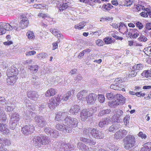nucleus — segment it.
<instances>
[{"label":"nucleus","instance_id":"f257e3e1","mask_svg":"<svg viewBox=\"0 0 151 151\" xmlns=\"http://www.w3.org/2000/svg\"><path fill=\"white\" fill-rule=\"evenodd\" d=\"M64 125L63 123L57 124L55 128L58 130L65 132L70 133L72 132V127H76L78 124L77 119L68 116L64 120Z\"/></svg>","mask_w":151,"mask_h":151},{"label":"nucleus","instance_id":"f03ea898","mask_svg":"<svg viewBox=\"0 0 151 151\" xmlns=\"http://www.w3.org/2000/svg\"><path fill=\"white\" fill-rule=\"evenodd\" d=\"M97 108L93 107L92 108H89L87 109H83L81 113L80 117L82 121H86L89 117H90L92 114L96 111Z\"/></svg>","mask_w":151,"mask_h":151},{"label":"nucleus","instance_id":"7ed1b4c3","mask_svg":"<svg viewBox=\"0 0 151 151\" xmlns=\"http://www.w3.org/2000/svg\"><path fill=\"white\" fill-rule=\"evenodd\" d=\"M134 137L132 135H128L123 140H124V148L129 150L134 146L135 143Z\"/></svg>","mask_w":151,"mask_h":151},{"label":"nucleus","instance_id":"20e7f679","mask_svg":"<svg viewBox=\"0 0 151 151\" xmlns=\"http://www.w3.org/2000/svg\"><path fill=\"white\" fill-rule=\"evenodd\" d=\"M35 130V127L33 124L26 125L21 129L22 133L25 135H28L32 133Z\"/></svg>","mask_w":151,"mask_h":151},{"label":"nucleus","instance_id":"39448f33","mask_svg":"<svg viewBox=\"0 0 151 151\" xmlns=\"http://www.w3.org/2000/svg\"><path fill=\"white\" fill-rule=\"evenodd\" d=\"M34 119L35 122L37 123V125L40 127H43L47 124L46 120L43 116H36Z\"/></svg>","mask_w":151,"mask_h":151},{"label":"nucleus","instance_id":"423d86ee","mask_svg":"<svg viewBox=\"0 0 151 151\" xmlns=\"http://www.w3.org/2000/svg\"><path fill=\"white\" fill-rule=\"evenodd\" d=\"M123 81L120 78L116 79L114 83L110 86L111 88L117 90H121L122 89L121 85L120 83Z\"/></svg>","mask_w":151,"mask_h":151},{"label":"nucleus","instance_id":"0eeeda50","mask_svg":"<svg viewBox=\"0 0 151 151\" xmlns=\"http://www.w3.org/2000/svg\"><path fill=\"white\" fill-rule=\"evenodd\" d=\"M127 133V132L124 129H120L114 134V138L116 139H120L124 137Z\"/></svg>","mask_w":151,"mask_h":151},{"label":"nucleus","instance_id":"6e6552de","mask_svg":"<svg viewBox=\"0 0 151 151\" xmlns=\"http://www.w3.org/2000/svg\"><path fill=\"white\" fill-rule=\"evenodd\" d=\"M97 95L94 93H90L86 97V101L88 104H94L96 100Z\"/></svg>","mask_w":151,"mask_h":151},{"label":"nucleus","instance_id":"1a4fd4ad","mask_svg":"<svg viewBox=\"0 0 151 151\" xmlns=\"http://www.w3.org/2000/svg\"><path fill=\"white\" fill-rule=\"evenodd\" d=\"M92 137L96 139H102L104 137V132L98 130L97 129H94Z\"/></svg>","mask_w":151,"mask_h":151},{"label":"nucleus","instance_id":"9d476101","mask_svg":"<svg viewBox=\"0 0 151 151\" xmlns=\"http://www.w3.org/2000/svg\"><path fill=\"white\" fill-rule=\"evenodd\" d=\"M18 73V72L17 68L13 66H12L8 68L6 73L7 76H17Z\"/></svg>","mask_w":151,"mask_h":151},{"label":"nucleus","instance_id":"9b49d317","mask_svg":"<svg viewBox=\"0 0 151 151\" xmlns=\"http://www.w3.org/2000/svg\"><path fill=\"white\" fill-rule=\"evenodd\" d=\"M27 95L28 98L34 100H37L38 97L37 93L35 91H28Z\"/></svg>","mask_w":151,"mask_h":151},{"label":"nucleus","instance_id":"f8f14e48","mask_svg":"<svg viewBox=\"0 0 151 151\" xmlns=\"http://www.w3.org/2000/svg\"><path fill=\"white\" fill-rule=\"evenodd\" d=\"M22 20L20 22L19 26L22 29L27 27L29 24L28 18L26 17H22Z\"/></svg>","mask_w":151,"mask_h":151},{"label":"nucleus","instance_id":"ddd939ff","mask_svg":"<svg viewBox=\"0 0 151 151\" xmlns=\"http://www.w3.org/2000/svg\"><path fill=\"white\" fill-rule=\"evenodd\" d=\"M111 122L110 119L109 118H104L101 120L99 123V126L100 127H103L106 125H108Z\"/></svg>","mask_w":151,"mask_h":151},{"label":"nucleus","instance_id":"4468645a","mask_svg":"<svg viewBox=\"0 0 151 151\" xmlns=\"http://www.w3.org/2000/svg\"><path fill=\"white\" fill-rule=\"evenodd\" d=\"M8 78L6 79L7 83L9 85H12L15 83L17 77V76H7Z\"/></svg>","mask_w":151,"mask_h":151},{"label":"nucleus","instance_id":"2eb2a0df","mask_svg":"<svg viewBox=\"0 0 151 151\" xmlns=\"http://www.w3.org/2000/svg\"><path fill=\"white\" fill-rule=\"evenodd\" d=\"M0 132L5 134H7L9 132V130L6 124L0 123Z\"/></svg>","mask_w":151,"mask_h":151},{"label":"nucleus","instance_id":"dca6fc26","mask_svg":"<svg viewBox=\"0 0 151 151\" xmlns=\"http://www.w3.org/2000/svg\"><path fill=\"white\" fill-rule=\"evenodd\" d=\"M77 147L82 151H90L89 149L88 146L80 142H79L77 144Z\"/></svg>","mask_w":151,"mask_h":151},{"label":"nucleus","instance_id":"f3484780","mask_svg":"<svg viewBox=\"0 0 151 151\" xmlns=\"http://www.w3.org/2000/svg\"><path fill=\"white\" fill-rule=\"evenodd\" d=\"M20 116L18 113L15 112L12 114L11 117V121L18 123L20 119Z\"/></svg>","mask_w":151,"mask_h":151},{"label":"nucleus","instance_id":"a211bd4d","mask_svg":"<svg viewBox=\"0 0 151 151\" xmlns=\"http://www.w3.org/2000/svg\"><path fill=\"white\" fill-rule=\"evenodd\" d=\"M80 110V107L77 105H74L71 107L69 112L73 115H76Z\"/></svg>","mask_w":151,"mask_h":151},{"label":"nucleus","instance_id":"6ab92c4d","mask_svg":"<svg viewBox=\"0 0 151 151\" xmlns=\"http://www.w3.org/2000/svg\"><path fill=\"white\" fill-rule=\"evenodd\" d=\"M121 125L119 123H117L111 125L108 128V130L110 132H112L119 129L121 127Z\"/></svg>","mask_w":151,"mask_h":151},{"label":"nucleus","instance_id":"aec40b11","mask_svg":"<svg viewBox=\"0 0 151 151\" xmlns=\"http://www.w3.org/2000/svg\"><path fill=\"white\" fill-rule=\"evenodd\" d=\"M115 98L117 101L119 102V104H123L125 103V99L122 95L121 94H117L116 95Z\"/></svg>","mask_w":151,"mask_h":151},{"label":"nucleus","instance_id":"412c9836","mask_svg":"<svg viewBox=\"0 0 151 151\" xmlns=\"http://www.w3.org/2000/svg\"><path fill=\"white\" fill-rule=\"evenodd\" d=\"M151 143L148 142L145 144L140 151H150L151 150Z\"/></svg>","mask_w":151,"mask_h":151},{"label":"nucleus","instance_id":"4be33fe9","mask_svg":"<svg viewBox=\"0 0 151 151\" xmlns=\"http://www.w3.org/2000/svg\"><path fill=\"white\" fill-rule=\"evenodd\" d=\"M41 144L42 145L48 144L50 142V139L47 136L41 137Z\"/></svg>","mask_w":151,"mask_h":151},{"label":"nucleus","instance_id":"5701e85b","mask_svg":"<svg viewBox=\"0 0 151 151\" xmlns=\"http://www.w3.org/2000/svg\"><path fill=\"white\" fill-rule=\"evenodd\" d=\"M94 128H92L90 127H87L84 129L83 133L84 134H85L86 135H89V134H91L92 136V134H93V131L94 132Z\"/></svg>","mask_w":151,"mask_h":151},{"label":"nucleus","instance_id":"b1692460","mask_svg":"<svg viewBox=\"0 0 151 151\" xmlns=\"http://www.w3.org/2000/svg\"><path fill=\"white\" fill-rule=\"evenodd\" d=\"M66 113L65 112H58L56 114V116L55 119L58 121H60L61 119L63 118L65 115Z\"/></svg>","mask_w":151,"mask_h":151},{"label":"nucleus","instance_id":"393cba45","mask_svg":"<svg viewBox=\"0 0 151 151\" xmlns=\"http://www.w3.org/2000/svg\"><path fill=\"white\" fill-rule=\"evenodd\" d=\"M31 81L32 84L36 86L40 84V83L39 78L35 76H33Z\"/></svg>","mask_w":151,"mask_h":151},{"label":"nucleus","instance_id":"a878e982","mask_svg":"<svg viewBox=\"0 0 151 151\" xmlns=\"http://www.w3.org/2000/svg\"><path fill=\"white\" fill-rule=\"evenodd\" d=\"M41 137L38 136H35L33 137L32 141L33 143L35 144H41Z\"/></svg>","mask_w":151,"mask_h":151},{"label":"nucleus","instance_id":"bb28decb","mask_svg":"<svg viewBox=\"0 0 151 151\" xmlns=\"http://www.w3.org/2000/svg\"><path fill=\"white\" fill-rule=\"evenodd\" d=\"M118 102V101H117L116 100L109 102L108 104L109 106L111 107L114 108L119 104V102Z\"/></svg>","mask_w":151,"mask_h":151},{"label":"nucleus","instance_id":"cd10ccee","mask_svg":"<svg viewBox=\"0 0 151 151\" xmlns=\"http://www.w3.org/2000/svg\"><path fill=\"white\" fill-rule=\"evenodd\" d=\"M86 91L85 90H83L78 93L77 95L78 98L79 100H81L84 98L86 95Z\"/></svg>","mask_w":151,"mask_h":151},{"label":"nucleus","instance_id":"c85d7f7f","mask_svg":"<svg viewBox=\"0 0 151 151\" xmlns=\"http://www.w3.org/2000/svg\"><path fill=\"white\" fill-rule=\"evenodd\" d=\"M86 22H82L78 24V25H75V28L76 29H82L83 28V27L86 25Z\"/></svg>","mask_w":151,"mask_h":151},{"label":"nucleus","instance_id":"c756f323","mask_svg":"<svg viewBox=\"0 0 151 151\" xmlns=\"http://www.w3.org/2000/svg\"><path fill=\"white\" fill-rule=\"evenodd\" d=\"M4 24V22H0V35H1L6 33V30L5 29Z\"/></svg>","mask_w":151,"mask_h":151},{"label":"nucleus","instance_id":"7c9ffc66","mask_svg":"<svg viewBox=\"0 0 151 151\" xmlns=\"http://www.w3.org/2000/svg\"><path fill=\"white\" fill-rule=\"evenodd\" d=\"M68 144H63L62 146L63 147L60 150L61 151H68L71 150V147H70Z\"/></svg>","mask_w":151,"mask_h":151},{"label":"nucleus","instance_id":"2f4dec72","mask_svg":"<svg viewBox=\"0 0 151 151\" xmlns=\"http://www.w3.org/2000/svg\"><path fill=\"white\" fill-rule=\"evenodd\" d=\"M111 111L110 109H107L106 110H104L100 111L98 114L99 116H102L105 114H109Z\"/></svg>","mask_w":151,"mask_h":151},{"label":"nucleus","instance_id":"473e14b6","mask_svg":"<svg viewBox=\"0 0 151 151\" xmlns=\"http://www.w3.org/2000/svg\"><path fill=\"white\" fill-rule=\"evenodd\" d=\"M72 95L70 91H68L67 93L62 96V100L63 101H66L68 100Z\"/></svg>","mask_w":151,"mask_h":151},{"label":"nucleus","instance_id":"72a5a7b5","mask_svg":"<svg viewBox=\"0 0 151 151\" xmlns=\"http://www.w3.org/2000/svg\"><path fill=\"white\" fill-rule=\"evenodd\" d=\"M143 65L141 64H137L134 65L132 67V69L135 70H142L143 68Z\"/></svg>","mask_w":151,"mask_h":151},{"label":"nucleus","instance_id":"f704fd0d","mask_svg":"<svg viewBox=\"0 0 151 151\" xmlns=\"http://www.w3.org/2000/svg\"><path fill=\"white\" fill-rule=\"evenodd\" d=\"M68 6V3H65L60 4L59 7V9L60 11H63L66 9Z\"/></svg>","mask_w":151,"mask_h":151},{"label":"nucleus","instance_id":"c9c22d12","mask_svg":"<svg viewBox=\"0 0 151 151\" xmlns=\"http://www.w3.org/2000/svg\"><path fill=\"white\" fill-rule=\"evenodd\" d=\"M26 35L28 37V38L30 40L32 39L35 37L34 33L31 31H28Z\"/></svg>","mask_w":151,"mask_h":151},{"label":"nucleus","instance_id":"e433bc0d","mask_svg":"<svg viewBox=\"0 0 151 151\" xmlns=\"http://www.w3.org/2000/svg\"><path fill=\"white\" fill-rule=\"evenodd\" d=\"M144 10L145 11L141 13L140 15L142 17H148L147 12L149 9L147 8H144Z\"/></svg>","mask_w":151,"mask_h":151},{"label":"nucleus","instance_id":"4c0bfd02","mask_svg":"<svg viewBox=\"0 0 151 151\" xmlns=\"http://www.w3.org/2000/svg\"><path fill=\"white\" fill-rule=\"evenodd\" d=\"M106 97L109 100L112 99L116 97V95L112 92L108 93L106 94Z\"/></svg>","mask_w":151,"mask_h":151},{"label":"nucleus","instance_id":"58836bf2","mask_svg":"<svg viewBox=\"0 0 151 151\" xmlns=\"http://www.w3.org/2000/svg\"><path fill=\"white\" fill-rule=\"evenodd\" d=\"M61 145L58 142H57L54 144V147L55 150L57 151H59L61 150Z\"/></svg>","mask_w":151,"mask_h":151},{"label":"nucleus","instance_id":"ea45409f","mask_svg":"<svg viewBox=\"0 0 151 151\" xmlns=\"http://www.w3.org/2000/svg\"><path fill=\"white\" fill-rule=\"evenodd\" d=\"M53 129L50 127H45L44 129V131L48 135L50 136L52 132V131Z\"/></svg>","mask_w":151,"mask_h":151},{"label":"nucleus","instance_id":"a19ab883","mask_svg":"<svg viewBox=\"0 0 151 151\" xmlns=\"http://www.w3.org/2000/svg\"><path fill=\"white\" fill-rule=\"evenodd\" d=\"M4 24H4V26L6 30H6L9 31L12 30L13 28L11 25L8 23L4 22Z\"/></svg>","mask_w":151,"mask_h":151},{"label":"nucleus","instance_id":"79ce46f5","mask_svg":"<svg viewBox=\"0 0 151 151\" xmlns=\"http://www.w3.org/2000/svg\"><path fill=\"white\" fill-rule=\"evenodd\" d=\"M3 143L5 146H9L11 144V142L9 139L6 138H3Z\"/></svg>","mask_w":151,"mask_h":151},{"label":"nucleus","instance_id":"37998d69","mask_svg":"<svg viewBox=\"0 0 151 151\" xmlns=\"http://www.w3.org/2000/svg\"><path fill=\"white\" fill-rule=\"evenodd\" d=\"M80 140L87 145H89L90 142V139L83 137H81L80 138Z\"/></svg>","mask_w":151,"mask_h":151},{"label":"nucleus","instance_id":"c03bdc74","mask_svg":"<svg viewBox=\"0 0 151 151\" xmlns=\"http://www.w3.org/2000/svg\"><path fill=\"white\" fill-rule=\"evenodd\" d=\"M138 39L140 41L146 42L147 40V38L144 35L141 34Z\"/></svg>","mask_w":151,"mask_h":151},{"label":"nucleus","instance_id":"a18cd8bd","mask_svg":"<svg viewBox=\"0 0 151 151\" xmlns=\"http://www.w3.org/2000/svg\"><path fill=\"white\" fill-rule=\"evenodd\" d=\"M58 132L56 130L53 129L50 136L53 138H55L58 136Z\"/></svg>","mask_w":151,"mask_h":151},{"label":"nucleus","instance_id":"49530a36","mask_svg":"<svg viewBox=\"0 0 151 151\" xmlns=\"http://www.w3.org/2000/svg\"><path fill=\"white\" fill-rule=\"evenodd\" d=\"M98 100L101 103L104 102L105 101V98L103 95L99 94L98 95Z\"/></svg>","mask_w":151,"mask_h":151},{"label":"nucleus","instance_id":"de8ad7c7","mask_svg":"<svg viewBox=\"0 0 151 151\" xmlns=\"http://www.w3.org/2000/svg\"><path fill=\"white\" fill-rule=\"evenodd\" d=\"M6 100L5 99L4 97H0V103L1 104L3 105H7L8 104V102L6 103Z\"/></svg>","mask_w":151,"mask_h":151},{"label":"nucleus","instance_id":"09e8293b","mask_svg":"<svg viewBox=\"0 0 151 151\" xmlns=\"http://www.w3.org/2000/svg\"><path fill=\"white\" fill-rule=\"evenodd\" d=\"M0 120H2L3 122H5L6 121V117L4 113H2L0 114Z\"/></svg>","mask_w":151,"mask_h":151},{"label":"nucleus","instance_id":"8fccbe9b","mask_svg":"<svg viewBox=\"0 0 151 151\" xmlns=\"http://www.w3.org/2000/svg\"><path fill=\"white\" fill-rule=\"evenodd\" d=\"M119 117L116 114H114L112 117V121L114 122H119L120 121Z\"/></svg>","mask_w":151,"mask_h":151},{"label":"nucleus","instance_id":"3c124183","mask_svg":"<svg viewBox=\"0 0 151 151\" xmlns=\"http://www.w3.org/2000/svg\"><path fill=\"white\" fill-rule=\"evenodd\" d=\"M17 124L18 123L16 122H11L9 125L10 128L12 130L14 129Z\"/></svg>","mask_w":151,"mask_h":151},{"label":"nucleus","instance_id":"603ef678","mask_svg":"<svg viewBox=\"0 0 151 151\" xmlns=\"http://www.w3.org/2000/svg\"><path fill=\"white\" fill-rule=\"evenodd\" d=\"M5 110L6 111L10 112L13 110L14 108L10 106H8V105H5Z\"/></svg>","mask_w":151,"mask_h":151},{"label":"nucleus","instance_id":"864d4df0","mask_svg":"<svg viewBox=\"0 0 151 151\" xmlns=\"http://www.w3.org/2000/svg\"><path fill=\"white\" fill-rule=\"evenodd\" d=\"M132 4V0H126L125 2L124 3V5L127 6H129Z\"/></svg>","mask_w":151,"mask_h":151},{"label":"nucleus","instance_id":"5fc2aeb1","mask_svg":"<svg viewBox=\"0 0 151 151\" xmlns=\"http://www.w3.org/2000/svg\"><path fill=\"white\" fill-rule=\"evenodd\" d=\"M104 41L105 43L106 44H109L111 43L112 42V40L111 38L109 37H106L104 39Z\"/></svg>","mask_w":151,"mask_h":151},{"label":"nucleus","instance_id":"6e6d98bb","mask_svg":"<svg viewBox=\"0 0 151 151\" xmlns=\"http://www.w3.org/2000/svg\"><path fill=\"white\" fill-rule=\"evenodd\" d=\"M115 112L116 114L119 117L122 116L123 113V111L120 109L116 110Z\"/></svg>","mask_w":151,"mask_h":151},{"label":"nucleus","instance_id":"4d7b16f0","mask_svg":"<svg viewBox=\"0 0 151 151\" xmlns=\"http://www.w3.org/2000/svg\"><path fill=\"white\" fill-rule=\"evenodd\" d=\"M38 69V66L37 65L31 66L29 69L33 70L34 72H36Z\"/></svg>","mask_w":151,"mask_h":151},{"label":"nucleus","instance_id":"13d9d810","mask_svg":"<svg viewBox=\"0 0 151 151\" xmlns=\"http://www.w3.org/2000/svg\"><path fill=\"white\" fill-rule=\"evenodd\" d=\"M137 74V72L135 70H132L129 74V77H134Z\"/></svg>","mask_w":151,"mask_h":151},{"label":"nucleus","instance_id":"bf43d9fd","mask_svg":"<svg viewBox=\"0 0 151 151\" xmlns=\"http://www.w3.org/2000/svg\"><path fill=\"white\" fill-rule=\"evenodd\" d=\"M129 115L126 116L124 118V122L126 125H127L128 122H129Z\"/></svg>","mask_w":151,"mask_h":151},{"label":"nucleus","instance_id":"052dcab7","mask_svg":"<svg viewBox=\"0 0 151 151\" xmlns=\"http://www.w3.org/2000/svg\"><path fill=\"white\" fill-rule=\"evenodd\" d=\"M96 45L98 46H101L103 45L104 42L101 40L98 39L96 41Z\"/></svg>","mask_w":151,"mask_h":151},{"label":"nucleus","instance_id":"680f3d73","mask_svg":"<svg viewBox=\"0 0 151 151\" xmlns=\"http://www.w3.org/2000/svg\"><path fill=\"white\" fill-rule=\"evenodd\" d=\"M50 32H51L52 33L55 35V36H56L57 34H58V30L57 29H54V28H51L50 29Z\"/></svg>","mask_w":151,"mask_h":151},{"label":"nucleus","instance_id":"e2e57ef3","mask_svg":"<svg viewBox=\"0 0 151 151\" xmlns=\"http://www.w3.org/2000/svg\"><path fill=\"white\" fill-rule=\"evenodd\" d=\"M50 101L51 102V103L53 104L55 106H57V105L59 104L58 102H57L55 98H51Z\"/></svg>","mask_w":151,"mask_h":151},{"label":"nucleus","instance_id":"0e129e2a","mask_svg":"<svg viewBox=\"0 0 151 151\" xmlns=\"http://www.w3.org/2000/svg\"><path fill=\"white\" fill-rule=\"evenodd\" d=\"M136 26L140 29H142L143 27V26L142 23L139 22H137L136 23Z\"/></svg>","mask_w":151,"mask_h":151},{"label":"nucleus","instance_id":"69168bd1","mask_svg":"<svg viewBox=\"0 0 151 151\" xmlns=\"http://www.w3.org/2000/svg\"><path fill=\"white\" fill-rule=\"evenodd\" d=\"M136 8L137 10L138 11L140 10L141 9L144 10V8H145L144 6L140 5L139 4L137 5L136 6Z\"/></svg>","mask_w":151,"mask_h":151},{"label":"nucleus","instance_id":"338daca9","mask_svg":"<svg viewBox=\"0 0 151 151\" xmlns=\"http://www.w3.org/2000/svg\"><path fill=\"white\" fill-rule=\"evenodd\" d=\"M82 79V77L80 75H78L76 77H75L74 80L76 81H77L79 82Z\"/></svg>","mask_w":151,"mask_h":151},{"label":"nucleus","instance_id":"774afa93","mask_svg":"<svg viewBox=\"0 0 151 151\" xmlns=\"http://www.w3.org/2000/svg\"><path fill=\"white\" fill-rule=\"evenodd\" d=\"M108 147L109 148V149L113 151V150H115L114 147H115V145L114 144L111 143H110L108 145Z\"/></svg>","mask_w":151,"mask_h":151}]
</instances>
